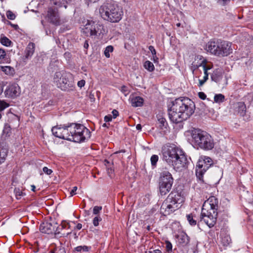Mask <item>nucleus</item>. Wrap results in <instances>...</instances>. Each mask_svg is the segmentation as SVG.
Instances as JSON below:
<instances>
[{
	"instance_id": "obj_1",
	"label": "nucleus",
	"mask_w": 253,
	"mask_h": 253,
	"mask_svg": "<svg viewBox=\"0 0 253 253\" xmlns=\"http://www.w3.org/2000/svg\"><path fill=\"white\" fill-rule=\"evenodd\" d=\"M195 104L188 98H179L172 102L169 109L170 120L173 123L178 124L185 121L194 113Z\"/></svg>"
},
{
	"instance_id": "obj_2",
	"label": "nucleus",
	"mask_w": 253,
	"mask_h": 253,
	"mask_svg": "<svg viewBox=\"0 0 253 253\" xmlns=\"http://www.w3.org/2000/svg\"><path fill=\"white\" fill-rule=\"evenodd\" d=\"M163 160L175 169L184 167L187 158L183 151L174 145H165L162 147Z\"/></svg>"
},
{
	"instance_id": "obj_3",
	"label": "nucleus",
	"mask_w": 253,
	"mask_h": 253,
	"mask_svg": "<svg viewBox=\"0 0 253 253\" xmlns=\"http://www.w3.org/2000/svg\"><path fill=\"white\" fill-rule=\"evenodd\" d=\"M99 14L104 20L111 23H118L123 18L124 12L117 3L107 1L99 8Z\"/></svg>"
},
{
	"instance_id": "obj_4",
	"label": "nucleus",
	"mask_w": 253,
	"mask_h": 253,
	"mask_svg": "<svg viewBox=\"0 0 253 253\" xmlns=\"http://www.w3.org/2000/svg\"><path fill=\"white\" fill-rule=\"evenodd\" d=\"M189 132L192 142L196 147L206 150H211L214 147L213 140L207 132L196 128H193Z\"/></svg>"
},
{
	"instance_id": "obj_5",
	"label": "nucleus",
	"mask_w": 253,
	"mask_h": 253,
	"mask_svg": "<svg viewBox=\"0 0 253 253\" xmlns=\"http://www.w3.org/2000/svg\"><path fill=\"white\" fill-rule=\"evenodd\" d=\"M184 201V198L177 191H172L163 203L160 209L161 213L168 215L178 209Z\"/></svg>"
},
{
	"instance_id": "obj_6",
	"label": "nucleus",
	"mask_w": 253,
	"mask_h": 253,
	"mask_svg": "<svg viewBox=\"0 0 253 253\" xmlns=\"http://www.w3.org/2000/svg\"><path fill=\"white\" fill-rule=\"evenodd\" d=\"M71 141L75 142H82L90 137V131L83 125L80 124H72Z\"/></svg>"
},
{
	"instance_id": "obj_7",
	"label": "nucleus",
	"mask_w": 253,
	"mask_h": 253,
	"mask_svg": "<svg viewBox=\"0 0 253 253\" xmlns=\"http://www.w3.org/2000/svg\"><path fill=\"white\" fill-rule=\"evenodd\" d=\"M173 183L171 174L167 170H164L160 173L159 180V192L162 196L166 195L171 190Z\"/></svg>"
},
{
	"instance_id": "obj_8",
	"label": "nucleus",
	"mask_w": 253,
	"mask_h": 253,
	"mask_svg": "<svg viewBox=\"0 0 253 253\" xmlns=\"http://www.w3.org/2000/svg\"><path fill=\"white\" fill-rule=\"evenodd\" d=\"M83 32L87 36L95 37L103 34L105 30L102 24L98 22L87 20L83 29Z\"/></svg>"
},
{
	"instance_id": "obj_9",
	"label": "nucleus",
	"mask_w": 253,
	"mask_h": 253,
	"mask_svg": "<svg viewBox=\"0 0 253 253\" xmlns=\"http://www.w3.org/2000/svg\"><path fill=\"white\" fill-rule=\"evenodd\" d=\"M213 165L211 158L205 156H201L198 161L196 168L197 177L200 180H203V175L205 172Z\"/></svg>"
},
{
	"instance_id": "obj_10",
	"label": "nucleus",
	"mask_w": 253,
	"mask_h": 253,
	"mask_svg": "<svg viewBox=\"0 0 253 253\" xmlns=\"http://www.w3.org/2000/svg\"><path fill=\"white\" fill-rule=\"evenodd\" d=\"M217 212L202 210L201 222H204L210 227H213L216 222Z\"/></svg>"
},
{
	"instance_id": "obj_11",
	"label": "nucleus",
	"mask_w": 253,
	"mask_h": 253,
	"mask_svg": "<svg viewBox=\"0 0 253 253\" xmlns=\"http://www.w3.org/2000/svg\"><path fill=\"white\" fill-rule=\"evenodd\" d=\"M57 223L54 221L44 222L40 225V230L42 233L48 234L54 233H59L57 231Z\"/></svg>"
},
{
	"instance_id": "obj_12",
	"label": "nucleus",
	"mask_w": 253,
	"mask_h": 253,
	"mask_svg": "<svg viewBox=\"0 0 253 253\" xmlns=\"http://www.w3.org/2000/svg\"><path fill=\"white\" fill-rule=\"evenodd\" d=\"M64 77L62 79V83L58 87L64 91L72 90L74 86L72 75L69 73H66Z\"/></svg>"
},
{
	"instance_id": "obj_13",
	"label": "nucleus",
	"mask_w": 253,
	"mask_h": 253,
	"mask_svg": "<svg viewBox=\"0 0 253 253\" xmlns=\"http://www.w3.org/2000/svg\"><path fill=\"white\" fill-rule=\"evenodd\" d=\"M218 207V199L214 196H211L204 203L202 210L217 212V210Z\"/></svg>"
},
{
	"instance_id": "obj_14",
	"label": "nucleus",
	"mask_w": 253,
	"mask_h": 253,
	"mask_svg": "<svg viewBox=\"0 0 253 253\" xmlns=\"http://www.w3.org/2000/svg\"><path fill=\"white\" fill-rule=\"evenodd\" d=\"M232 43L227 41H219L217 56H225L232 52Z\"/></svg>"
},
{
	"instance_id": "obj_15",
	"label": "nucleus",
	"mask_w": 253,
	"mask_h": 253,
	"mask_svg": "<svg viewBox=\"0 0 253 253\" xmlns=\"http://www.w3.org/2000/svg\"><path fill=\"white\" fill-rule=\"evenodd\" d=\"M47 17L48 20L53 24L59 25L60 20L59 13L56 8L50 7L48 9Z\"/></svg>"
},
{
	"instance_id": "obj_16",
	"label": "nucleus",
	"mask_w": 253,
	"mask_h": 253,
	"mask_svg": "<svg viewBox=\"0 0 253 253\" xmlns=\"http://www.w3.org/2000/svg\"><path fill=\"white\" fill-rule=\"evenodd\" d=\"M20 92V88L17 84H9L7 86L4 91L5 95L6 97L11 98H14L19 96Z\"/></svg>"
},
{
	"instance_id": "obj_17",
	"label": "nucleus",
	"mask_w": 253,
	"mask_h": 253,
	"mask_svg": "<svg viewBox=\"0 0 253 253\" xmlns=\"http://www.w3.org/2000/svg\"><path fill=\"white\" fill-rule=\"evenodd\" d=\"M36 45L34 42H30L27 45L23 56V60L26 62L30 59L33 55L35 50Z\"/></svg>"
},
{
	"instance_id": "obj_18",
	"label": "nucleus",
	"mask_w": 253,
	"mask_h": 253,
	"mask_svg": "<svg viewBox=\"0 0 253 253\" xmlns=\"http://www.w3.org/2000/svg\"><path fill=\"white\" fill-rule=\"evenodd\" d=\"M218 43V41H210L206 44V50L211 54L217 56Z\"/></svg>"
},
{
	"instance_id": "obj_19",
	"label": "nucleus",
	"mask_w": 253,
	"mask_h": 253,
	"mask_svg": "<svg viewBox=\"0 0 253 253\" xmlns=\"http://www.w3.org/2000/svg\"><path fill=\"white\" fill-rule=\"evenodd\" d=\"M8 152V145L4 143H0V165L5 162Z\"/></svg>"
},
{
	"instance_id": "obj_20",
	"label": "nucleus",
	"mask_w": 253,
	"mask_h": 253,
	"mask_svg": "<svg viewBox=\"0 0 253 253\" xmlns=\"http://www.w3.org/2000/svg\"><path fill=\"white\" fill-rule=\"evenodd\" d=\"M66 73V72L61 71L56 72L54 74L53 82L57 87L62 83V79L64 78Z\"/></svg>"
},
{
	"instance_id": "obj_21",
	"label": "nucleus",
	"mask_w": 253,
	"mask_h": 253,
	"mask_svg": "<svg viewBox=\"0 0 253 253\" xmlns=\"http://www.w3.org/2000/svg\"><path fill=\"white\" fill-rule=\"evenodd\" d=\"M177 242L181 246H184L189 242V238L184 232H181L177 236Z\"/></svg>"
},
{
	"instance_id": "obj_22",
	"label": "nucleus",
	"mask_w": 253,
	"mask_h": 253,
	"mask_svg": "<svg viewBox=\"0 0 253 253\" xmlns=\"http://www.w3.org/2000/svg\"><path fill=\"white\" fill-rule=\"evenodd\" d=\"M72 128V124L67 126H64L63 129V135L61 139L71 141V131L70 130Z\"/></svg>"
},
{
	"instance_id": "obj_23",
	"label": "nucleus",
	"mask_w": 253,
	"mask_h": 253,
	"mask_svg": "<svg viewBox=\"0 0 253 253\" xmlns=\"http://www.w3.org/2000/svg\"><path fill=\"white\" fill-rule=\"evenodd\" d=\"M68 2H70L68 0H50V4L51 7L54 6L56 8L62 7L66 8Z\"/></svg>"
},
{
	"instance_id": "obj_24",
	"label": "nucleus",
	"mask_w": 253,
	"mask_h": 253,
	"mask_svg": "<svg viewBox=\"0 0 253 253\" xmlns=\"http://www.w3.org/2000/svg\"><path fill=\"white\" fill-rule=\"evenodd\" d=\"M132 106L134 107H141L143 105L144 100L140 96L132 97L130 98Z\"/></svg>"
},
{
	"instance_id": "obj_25",
	"label": "nucleus",
	"mask_w": 253,
	"mask_h": 253,
	"mask_svg": "<svg viewBox=\"0 0 253 253\" xmlns=\"http://www.w3.org/2000/svg\"><path fill=\"white\" fill-rule=\"evenodd\" d=\"M157 124L158 125L159 128L161 129L167 128L168 126V124L166 119L163 117V116L161 114H158L157 116Z\"/></svg>"
},
{
	"instance_id": "obj_26",
	"label": "nucleus",
	"mask_w": 253,
	"mask_h": 253,
	"mask_svg": "<svg viewBox=\"0 0 253 253\" xmlns=\"http://www.w3.org/2000/svg\"><path fill=\"white\" fill-rule=\"evenodd\" d=\"M211 79L216 83L219 82L222 78V72L220 70L216 69L211 75Z\"/></svg>"
},
{
	"instance_id": "obj_27",
	"label": "nucleus",
	"mask_w": 253,
	"mask_h": 253,
	"mask_svg": "<svg viewBox=\"0 0 253 253\" xmlns=\"http://www.w3.org/2000/svg\"><path fill=\"white\" fill-rule=\"evenodd\" d=\"M63 126H55L52 128V134L56 137L61 138L63 135Z\"/></svg>"
},
{
	"instance_id": "obj_28",
	"label": "nucleus",
	"mask_w": 253,
	"mask_h": 253,
	"mask_svg": "<svg viewBox=\"0 0 253 253\" xmlns=\"http://www.w3.org/2000/svg\"><path fill=\"white\" fill-rule=\"evenodd\" d=\"M0 69L1 71L3 72L6 75H8V76H12L14 75V74L15 73L14 68L10 66H0Z\"/></svg>"
},
{
	"instance_id": "obj_29",
	"label": "nucleus",
	"mask_w": 253,
	"mask_h": 253,
	"mask_svg": "<svg viewBox=\"0 0 253 253\" xmlns=\"http://www.w3.org/2000/svg\"><path fill=\"white\" fill-rule=\"evenodd\" d=\"M238 113L241 116H244L246 112V106L243 102H238L237 104Z\"/></svg>"
},
{
	"instance_id": "obj_30",
	"label": "nucleus",
	"mask_w": 253,
	"mask_h": 253,
	"mask_svg": "<svg viewBox=\"0 0 253 253\" xmlns=\"http://www.w3.org/2000/svg\"><path fill=\"white\" fill-rule=\"evenodd\" d=\"M220 242L223 246H227L231 243V239L229 236L225 235L221 237Z\"/></svg>"
},
{
	"instance_id": "obj_31",
	"label": "nucleus",
	"mask_w": 253,
	"mask_h": 253,
	"mask_svg": "<svg viewBox=\"0 0 253 253\" xmlns=\"http://www.w3.org/2000/svg\"><path fill=\"white\" fill-rule=\"evenodd\" d=\"M225 100V96L222 94H215L214 96V101L217 103L223 102Z\"/></svg>"
},
{
	"instance_id": "obj_32",
	"label": "nucleus",
	"mask_w": 253,
	"mask_h": 253,
	"mask_svg": "<svg viewBox=\"0 0 253 253\" xmlns=\"http://www.w3.org/2000/svg\"><path fill=\"white\" fill-rule=\"evenodd\" d=\"M144 68L150 72L153 71L155 67L153 64L150 61H146L144 64Z\"/></svg>"
},
{
	"instance_id": "obj_33",
	"label": "nucleus",
	"mask_w": 253,
	"mask_h": 253,
	"mask_svg": "<svg viewBox=\"0 0 253 253\" xmlns=\"http://www.w3.org/2000/svg\"><path fill=\"white\" fill-rule=\"evenodd\" d=\"M0 43L6 46H9L11 44V41L6 37H3L0 39Z\"/></svg>"
},
{
	"instance_id": "obj_34",
	"label": "nucleus",
	"mask_w": 253,
	"mask_h": 253,
	"mask_svg": "<svg viewBox=\"0 0 253 253\" xmlns=\"http://www.w3.org/2000/svg\"><path fill=\"white\" fill-rule=\"evenodd\" d=\"M113 49H114V48H113V47L112 45L107 46L105 48V49L104 50V53L105 56L107 58H109L110 57V52H113Z\"/></svg>"
},
{
	"instance_id": "obj_35",
	"label": "nucleus",
	"mask_w": 253,
	"mask_h": 253,
	"mask_svg": "<svg viewBox=\"0 0 253 253\" xmlns=\"http://www.w3.org/2000/svg\"><path fill=\"white\" fill-rule=\"evenodd\" d=\"M187 219L191 225L194 226L196 224V220L193 219V216L192 214H189L186 215Z\"/></svg>"
},
{
	"instance_id": "obj_36",
	"label": "nucleus",
	"mask_w": 253,
	"mask_h": 253,
	"mask_svg": "<svg viewBox=\"0 0 253 253\" xmlns=\"http://www.w3.org/2000/svg\"><path fill=\"white\" fill-rule=\"evenodd\" d=\"M49 253H66V251L64 248L60 247L51 251Z\"/></svg>"
},
{
	"instance_id": "obj_37",
	"label": "nucleus",
	"mask_w": 253,
	"mask_h": 253,
	"mask_svg": "<svg viewBox=\"0 0 253 253\" xmlns=\"http://www.w3.org/2000/svg\"><path fill=\"white\" fill-rule=\"evenodd\" d=\"M9 104L4 100H0V112L8 107Z\"/></svg>"
},
{
	"instance_id": "obj_38",
	"label": "nucleus",
	"mask_w": 253,
	"mask_h": 253,
	"mask_svg": "<svg viewBox=\"0 0 253 253\" xmlns=\"http://www.w3.org/2000/svg\"><path fill=\"white\" fill-rule=\"evenodd\" d=\"M75 250L78 252H85L88 251V247L86 246H78L75 248Z\"/></svg>"
},
{
	"instance_id": "obj_39",
	"label": "nucleus",
	"mask_w": 253,
	"mask_h": 253,
	"mask_svg": "<svg viewBox=\"0 0 253 253\" xmlns=\"http://www.w3.org/2000/svg\"><path fill=\"white\" fill-rule=\"evenodd\" d=\"M14 193L17 199H20L21 196H23L24 195L19 188H15Z\"/></svg>"
},
{
	"instance_id": "obj_40",
	"label": "nucleus",
	"mask_w": 253,
	"mask_h": 253,
	"mask_svg": "<svg viewBox=\"0 0 253 253\" xmlns=\"http://www.w3.org/2000/svg\"><path fill=\"white\" fill-rule=\"evenodd\" d=\"M159 160V157L158 155H153L151 157V163L152 166H156L158 161Z\"/></svg>"
},
{
	"instance_id": "obj_41",
	"label": "nucleus",
	"mask_w": 253,
	"mask_h": 253,
	"mask_svg": "<svg viewBox=\"0 0 253 253\" xmlns=\"http://www.w3.org/2000/svg\"><path fill=\"white\" fill-rule=\"evenodd\" d=\"M207 61L206 59H204L202 61V67L203 68V69H207L208 71L211 69L212 68V66L209 65H207Z\"/></svg>"
},
{
	"instance_id": "obj_42",
	"label": "nucleus",
	"mask_w": 253,
	"mask_h": 253,
	"mask_svg": "<svg viewBox=\"0 0 253 253\" xmlns=\"http://www.w3.org/2000/svg\"><path fill=\"white\" fill-rule=\"evenodd\" d=\"M209 79L208 76H205L203 77V79L202 80H199V84L198 86L201 87L203 85V84L207 82V81Z\"/></svg>"
},
{
	"instance_id": "obj_43",
	"label": "nucleus",
	"mask_w": 253,
	"mask_h": 253,
	"mask_svg": "<svg viewBox=\"0 0 253 253\" xmlns=\"http://www.w3.org/2000/svg\"><path fill=\"white\" fill-rule=\"evenodd\" d=\"M102 220L101 217L96 216L93 219V224L94 226H97L99 225V222Z\"/></svg>"
},
{
	"instance_id": "obj_44",
	"label": "nucleus",
	"mask_w": 253,
	"mask_h": 253,
	"mask_svg": "<svg viewBox=\"0 0 253 253\" xmlns=\"http://www.w3.org/2000/svg\"><path fill=\"white\" fill-rule=\"evenodd\" d=\"M6 16L10 20H14L15 18V14L9 10L6 12Z\"/></svg>"
},
{
	"instance_id": "obj_45",
	"label": "nucleus",
	"mask_w": 253,
	"mask_h": 253,
	"mask_svg": "<svg viewBox=\"0 0 253 253\" xmlns=\"http://www.w3.org/2000/svg\"><path fill=\"white\" fill-rule=\"evenodd\" d=\"M172 246L171 243L168 241L166 242V248L168 252H169L172 251Z\"/></svg>"
},
{
	"instance_id": "obj_46",
	"label": "nucleus",
	"mask_w": 253,
	"mask_h": 253,
	"mask_svg": "<svg viewBox=\"0 0 253 253\" xmlns=\"http://www.w3.org/2000/svg\"><path fill=\"white\" fill-rule=\"evenodd\" d=\"M102 207L101 206H95L93 209V213L94 214H97L101 210Z\"/></svg>"
},
{
	"instance_id": "obj_47",
	"label": "nucleus",
	"mask_w": 253,
	"mask_h": 253,
	"mask_svg": "<svg viewBox=\"0 0 253 253\" xmlns=\"http://www.w3.org/2000/svg\"><path fill=\"white\" fill-rule=\"evenodd\" d=\"M121 91L125 94V96H126L129 93V90L125 85H123L121 87Z\"/></svg>"
},
{
	"instance_id": "obj_48",
	"label": "nucleus",
	"mask_w": 253,
	"mask_h": 253,
	"mask_svg": "<svg viewBox=\"0 0 253 253\" xmlns=\"http://www.w3.org/2000/svg\"><path fill=\"white\" fill-rule=\"evenodd\" d=\"M6 56L5 51L4 49L0 48V61L3 60Z\"/></svg>"
},
{
	"instance_id": "obj_49",
	"label": "nucleus",
	"mask_w": 253,
	"mask_h": 253,
	"mask_svg": "<svg viewBox=\"0 0 253 253\" xmlns=\"http://www.w3.org/2000/svg\"><path fill=\"white\" fill-rule=\"evenodd\" d=\"M201 66H202V62L199 64H196L195 62H193L191 66V69L194 71Z\"/></svg>"
},
{
	"instance_id": "obj_50",
	"label": "nucleus",
	"mask_w": 253,
	"mask_h": 253,
	"mask_svg": "<svg viewBox=\"0 0 253 253\" xmlns=\"http://www.w3.org/2000/svg\"><path fill=\"white\" fill-rule=\"evenodd\" d=\"M42 170L47 175H50L52 172V170L51 169H49L46 167H43Z\"/></svg>"
},
{
	"instance_id": "obj_51",
	"label": "nucleus",
	"mask_w": 253,
	"mask_h": 253,
	"mask_svg": "<svg viewBox=\"0 0 253 253\" xmlns=\"http://www.w3.org/2000/svg\"><path fill=\"white\" fill-rule=\"evenodd\" d=\"M148 49L151 52V53L153 55V57L156 56V51L155 49L154 48V47L152 45H150L148 47Z\"/></svg>"
},
{
	"instance_id": "obj_52",
	"label": "nucleus",
	"mask_w": 253,
	"mask_h": 253,
	"mask_svg": "<svg viewBox=\"0 0 253 253\" xmlns=\"http://www.w3.org/2000/svg\"><path fill=\"white\" fill-rule=\"evenodd\" d=\"M198 96L200 99L202 100H205L207 97L206 94L203 92H199L198 93Z\"/></svg>"
},
{
	"instance_id": "obj_53",
	"label": "nucleus",
	"mask_w": 253,
	"mask_h": 253,
	"mask_svg": "<svg viewBox=\"0 0 253 253\" xmlns=\"http://www.w3.org/2000/svg\"><path fill=\"white\" fill-rule=\"evenodd\" d=\"M112 120V117L111 115H108L107 116H105L104 117V121L106 122H108L111 121Z\"/></svg>"
},
{
	"instance_id": "obj_54",
	"label": "nucleus",
	"mask_w": 253,
	"mask_h": 253,
	"mask_svg": "<svg viewBox=\"0 0 253 253\" xmlns=\"http://www.w3.org/2000/svg\"><path fill=\"white\" fill-rule=\"evenodd\" d=\"M85 84V81L82 80L78 82V86L80 88L83 87Z\"/></svg>"
},
{
	"instance_id": "obj_55",
	"label": "nucleus",
	"mask_w": 253,
	"mask_h": 253,
	"mask_svg": "<svg viewBox=\"0 0 253 253\" xmlns=\"http://www.w3.org/2000/svg\"><path fill=\"white\" fill-rule=\"evenodd\" d=\"M112 113L114 119L117 118L119 116V112L115 109H114L112 111Z\"/></svg>"
},
{
	"instance_id": "obj_56",
	"label": "nucleus",
	"mask_w": 253,
	"mask_h": 253,
	"mask_svg": "<svg viewBox=\"0 0 253 253\" xmlns=\"http://www.w3.org/2000/svg\"><path fill=\"white\" fill-rule=\"evenodd\" d=\"M77 190V187L74 186L72 190L70 192L71 196H73V195H75L76 194V192Z\"/></svg>"
},
{
	"instance_id": "obj_57",
	"label": "nucleus",
	"mask_w": 253,
	"mask_h": 253,
	"mask_svg": "<svg viewBox=\"0 0 253 253\" xmlns=\"http://www.w3.org/2000/svg\"><path fill=\"white\" fill-rule=\"evenodd\" d=\"M149 253H163V252L161 251V250L157 249L152 251H149Z\"/></svg>"
},
{
	"instance_id": "obj_58",
	"label": "nucleus",
	"mask_w": 253,
	"mask_h": 253,
	"mask_svg": "<svg viewBox=\"0 0 253 253\" xmlns=\"http://www.w3.org/2000/svg\"><path fill=\"white\" fill-rule=\"evenodd\" d=\"M84 46L85 48L87 49L88 46H89V45H88V42L87 41H85L84 43Z\"/></svg>"
},
{
	"instance_id": "obj_59",
	"label": "nucleus",
	"mask_w": 253,
	"mask_h": 253,
	"mask_svg": "<svg viewBox=\"0 0 253 253\" xmlns=\"http://www.w3.org/2000/svg\"><path fill=\"white\" fill-rule=\"evenodd\" d=\"M82 228V224L81 223H78L76 226V228L78 230H80Z\"/></svg>"
},
{
	"instance_id": "obj_60",
	"label": "nucleus",
	"mask_w": 253,
	"mask_h": 253,
	"mask_svg": "<svg viewBox=\"0 0 253 253\" xmlns=\"http://www.w3.org/2000/svg\"><path fill=\"white\" fill-rule=\"evenodd\" d=\"M136 128L138 130H141L142 128L141 125L140 124H137L136 126Z\"/></svg>"
},
{
	"instance_id": "obj_61",
	"label": "nucleus",
	"mask_w": 253,
	"mask_h": 253,
	"mask_svg": "<svg viewBox=\"0 0 253 253\" xmlns=\"http://www.w3.org/2000/svg\"><path fill=\"white\" fill-rule=\"evenodd\" d=\"M3 90V85L0 83V95L1 94Z\"/></svg>"
},
{
	"instance_id": "obj_62",
	"label": "nucleus",
	"mask_w": 253,
	"mask_h": 253,
	"mask_svg": "<svg viewBox=\"0 0 253 253\" xmlns=\"http://www.w3.org/2000/svg\"><path fill=\"white\" fill-rule=\"evenodd\" d=\"M204 70V73L205 76H209V73L208 72V70L207 69H203Z\"/></svg>"
},
{
	"instance_id": "obj_63",
	"label": "nucleus",
	"mask_w": 253,
	"mask_h": 253,
	"mask_svg": "<svg viewBox=\"0 0 253 253\" xmlns=\"http://www.w3.org/2000/svg\"><path fill=\"white\" fill-rule=\"evenodd\" d=\"M31 190L33 192H35V189H36V186L34 185H32L31 186Z\"/></svg>"
},
{
	"instance_id": "obj_64",
	"label": "nucleus",
	"mask_w": 253,
	"mask_h": 253,
	"mask_svg": "<svg viewBox=\"0 0 253 253\" xmlns=\"http://www.w3.org/2000/svg\"><path fill=\"white\" fill-rule=\"evenodd\" d=\"M146 229L148 231H150L151 229V227L150 225H148L146 227Z\"/></svg>"
}]
</instances>
